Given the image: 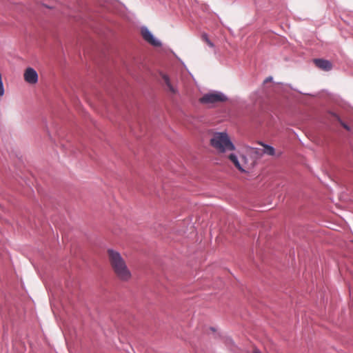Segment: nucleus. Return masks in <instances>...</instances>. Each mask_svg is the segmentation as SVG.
I'll use <instances>...</instances> for the list:
<instances>
[{
	"instance_id": "3",
	"label": "nucleus",
	"mask_w": 353,
	"mask_h": 353,
	"mask_svg": "<svg viewBox=\"0 0 353 353\" xmlns=\"http://www.w3.org/2000/svg\"><path fill=\"white\" fill-rule=\"evenodd\" d=\"M226 100L227 97L221 92H218L205 94L199 99L200 102L204 104H213Z\"/></svg>"
},
{
	"instance_id": "9",
	"label": "nucleus",
	"mask_w": 353,
	"mask_h": 353,
	"mask_svg": "<svg viewBox=\"0 0 353 353\" xmlns=\"http://www.w3.org/2000/svg\"><path fill=\"white\" fill-rule=\"evenodd\" d=\"M259 144L263 147V154H267L269 156H274L275 155V150L273 147L266 145V144H264V143H259Z\"/></svg>"
},
{
	"instance_id": "1",
	"label": "nucleus",
	"mask_w": 353,
	"mask_h": 353,
	"mask_svg": "<svg viewBox=\"0 0 353 353\" xmlns=\"http://www.w3.org/2000/svg\"><path fill=\"white\" fill-rule=\"evenodd\" d=\"M107 253L110 267L116 277L123 282L129 281L132 278V273L120 253L111 249Z\"/></svg>"
},
{
	"instance_id": "7",
	"label": "nucleus",
	"mask_w": 353,
	"mask_h": 353,
	"mask_svg": "<svg viewBox=\"0 0 353 353\" xmlns=\"http://www.w3.org/2000/svg\"><path fill=\"white\" fill-rule=\"evenodd\" d=\"M229 159L232 162L236 169H238L240 172H244L245 168L241 166V159H239L238 157L233 154H231L228 157Z\"/></svg>"
},
{
	"instance_id": "6",
	"label": "nucleus",
	"mask_w": 353,
	"mask_h": 353,
	"mask_svg": "<svg viewBox=\"0 0 353 353\" xmlns=\"http://www.w3.org/2000/svg\"><path fill=\"white\" fill-rule=\"evenodd\" d=\"M313 61L317 68L323 70L328 71L331 69V63L327 60L315 59Z\"/></svg>"
},
{
	"instance_id": "12",
	"label": "nucleus",
	"mask_w": 353,
	"mask_h": 353,
	"mask_svg": "<svg viewBox=\"0 0 353 353\" xmlns=\"http://www.w3.org/2000/svg\"><path fill=\"white\" fill-rule=\"evenodd\" d=\"M250 153L255 154L257 157H261L263 155V149L259 148H250Z\"/></svg>"
},
{
	"instance_id": "11",
	"label": "nucleus",
	"mask_w": 353,
	"mask_h": 353,
	"mask_svg": "<svg viewBox=\"0 0 353 353\" xmlns=\"http://www.w3.org/2000/svg\"><path fill=\"white\" fill-rule=\"evenodd\" d=\"M332 118H335L340 123V124L347 131H350L351 128L348 124L344 122L340 117L332 111Z\"/></svg>"
},
{
	"instance_id": "2",
	"label": "nucleus",
	"mask_w": 353,
	"mask_h": 353,
	"mask_svg": "<svg viewBox=\"0 0 353 353\" xmlns=\"http://www.w3.org/2000/svg\"><path fill=\"white\" fill-rule=\"evenodd\" d=\"M211 146L219 153H224L228 151H233L235 146L232 143L226 132H214L210 140Z\"/></svg>"
},
{
	"instance_id": "16",
	"label": "nucleus",
	"mask_w": 353,
	"mask_h": 353,
	"mask_svg": "<svg viewBox=\"0 0 353 353\" xmlns=\"http://www.w3.org/2000/svg\"><path fill=\"white\" fill-rule=\"evenodd\" d=\"M332 103H334V101H335V100H336L333 94H332Z\"/></svg>"
},
{
	"instance_id": "13",
	"label": "nucleus",
	"mask_w": 353,
	"mask_h": 353,
	"mask_svg": "<svg viewBox=\"0 0 353 353\" xmlns=\"http://www.w3.org/2000/svg\"><path fill=\"white\" fill-rule=\"evenodd\" d=\"M203 41H204L210 47L213 48L214 44L210 41L208 39V37L206 34H203L201 36Z\"/></svg>"
},
{
	"instance_id": "14",
	"label": "nucleus",
	"mask_w": 353,
	"mask_h": 353,
	"mask_svg": "<svg viewBox=\"0 0 353 353\" xmlns=\"http://www.w3.org/2000/svg\"><path fill=\"white\" fill-rule=\"evenodd\" d=\"M4 92H5V90H4L3 83V81H2V76H1V74L0 73V97H2L3 96Z\"/></svg>"
},
{
	"instance_id": "15",
	"label": "nucleus",
	"mask_w": 353,
	"mask_h": 353,
	"mask_svg": "<svg viewBox=\"0 0 353 353\" xmlns=\"http://www.w3.org/2000/svg\"><path fill=\"white\" fill-rule=\"evenodd\" d=\"M252 353H261V352L258 348H254Z\"/></svg>"
},
{
	"instance_id": "8",
	"label": "nucleus",
	"mask_w": 353,
	"mask_h": 353,
	"mask_svg": "<svg viewBox=\"0 0 353 353\" xmlns=\"http://www.w3.org/2000/svg\"><path fill=\"white\" fill-rule=\"evenodd\" d=\"M241 166H243V168H245L244 172H247L248 170H250V168H252L254 165V162L249 161L245 155L241 156Z\"/></svg>"
},
{
	"instance_id": "10",
	"label": "nucleus",
	"mask_w": 353,
	"mask_h": 353,
	"mask_svg": "<svg viewBox=\"0 0 353 353\" xmlns=\"http://www.w3.org/2000/svg\"><path fill=\"white\" fill-rule=\"evenodd\" d=\"M162 78H163V80L165 83V84L166 85L168 89L169 90L170 92H171L173 94H175L176 92V89L172 85L171 83H170V79L168 77V76L165 75V74H163L162 75Z\"/></svg>"
},
{
	"instance_id": "4",
	"label": "nucleus",
	"mask_w": 353,
	"mask_h": 353,
	"mask_svg": "<svg viewBox=\"0 0 353 353\" xmlns=\"http://www.w3.org/2000/svg\"><path fill=\"white\" fill-rule=\"evenodd\" d=\"M24 80L30 84H35L38 81V74L32 68H28L23 74Z\"/></svg>"
},
{
	"instance_id": "5",
	"label": "nucleus",
	"mask_w": 353,
	"mask_h": 353,
	"mask_svg": "<svg viewBox=\"0 0 353 353\" xmlns=\"http://www.w3.org/2000/svg\"><path fill=\"white\" fill-rule=\"evenodd\" d=\"M141 35L144 40H145L152 46L156 47L161 46V42L153 37L152 34L150 32V30L148 28H143L141 29Z\"/></svg>"
}]
</instances>
